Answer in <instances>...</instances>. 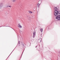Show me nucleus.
<instances>
[{"label":"nucleus","instance_id":"6e6552de","mask_svg":"<svg viewBox=\"0 0 60 60\" xmlns=\"http://www.w3.org/2000/svg\"><path fill=\"white\" fill-rule=\"evenodd\" d=\"M40 31L41 33H42V31H43V30H42V29H40Z\"/></svg>","mask_w":60,"mask_h":60},{"label":"nucleus","instance_id":"f257e3e1","mask_svg":"<svg viewBox=\"0 0 60 60\" xmlns=\"http://www.w3.org/2000/svg\"><path fill=\"white\" fill-rule=\"evenodd\" d=\"M58 11L57 10H55L54 11V16H57L58 14Z\"/></svg>","mask_w":60,"mask_h":60},{"label":"nucleus","instance_id":"0eeeda50","mask_svg":"<svg viewBox=\"0 0 60 60\" xmlns=\"http://www.w3.org/2000/svg\"><path fill=\"white\" fill-rule=\"evenodd\" d=\"M29 13H30L31 14V13H33V12H32V11H29Z\"/></svg>","mask_w":60,"mask_h":60},{"label":"nucleus","instance_id":"9b49d317","mask_svg":"<svg viewBox=\"0 0 60 60\" xmlns=\"http://www.w3.org/2000/svg\"><path fill=\"white\" fill-rule=\"evenodd\" d=\"M54 10H55V11H56V10H57V8H56V7H55V8Z\"/></svg>","mask_w":60,"mask_h":60},{"label":"nucleus","instance_id":"4468645a","mask_svg":"<svg viewBox=\"0 0 60 60\" xmlns=\"http://www.w3.org/2000/svg\"><path fill=\"white\" fill-rule=\"evenodd\" d=\"M36 47H35V48H36Z\"/></svg>","mask_w":60,"mask_h":60},{"label":"nucleus","instance_id":"f8f14e48","mask_svg":"<svg viewBox=\"0 0 60 60\" xmlns=\"http://www.w3.org/2000/svg\"><path fill=\"white\" fill-rule=\"evenodd\" d=\"M37 6H38L39 5H40V4H39V3H38L37 4Z\"/></svg>","mask_w":60,"mask_h":60},{"label":"nucleus","instance_id":"7ed1b4c3","mask_svg":"<svg viewBox=\"0 0 60 60\" xmlns=\"http://www.w3.org/2000/svg\"><path fill=\"white\" fill-rule=\"evenodd\" d=\"M3 3H1L0 4V9L1 8H2L3 7Z\"/></svg>","mask_w":60,"mask_h":60},{"label":"nucleus","instance_id":"20e7f679","mask_svg":"<svg viewBox=\"0 0 60 60\" xmlns=\"http://www.w3.org/2000/svg\"><path fill=\"white\" fill-rule=\"evenodd\" d=\"M18 27H19V28H22V26H20V24L19 23V25H18Z\"/></svg>","mask_w":60,"mask_h":60},{"label":"nucleus","instance_id":"39448f33","mask_svg":"<svg viewBox=\"0 0 60 60\" xmlns=\"http://www.w3.org/2000/svg\"><path fill=\"white\" fill-rule=\"evenodd\" d=\"M38 41H39L40 42H41V38H40L38 40Z\"/></svg>","mask_w":60,"mask_h":60},{"label":"nucleus","instance_id":"9d476101","mask_svg":"<svg viewBox=\"0 0 60 60\" xmlns=\"http://www.w3.org/2000/svg\"><path fill=\"white\" fill-rule=\"evenodd\" d=\"M35 35L33 34V38H34V37H35Z\"/></svg>","mask_w":60,"mask_h":60},{"label":"nucleus","instance_id":"1a4fd4ad","mask_svg":"<svg viewBox=\"0 0 60 60\" xmlns=\"http://www.w3.org/2000/svg\"><path fill=\"white\" fill-rule=\"evenodd\" d=\"M16 0H13V2L14 3L16 2Z\"/></svg>","mask_w":60,"mask_h":60},{"label":"nucleus","instance_id":"423d86ee","mask_svg":"<svg viewBox=\"0 0 60 60\" xmlns=\"http://www.w3.org/2000/svg\"><path fill=\"white\" fill-rule=\"evenodd\" d=\"M35 33H36V32L34 31L33 32V34L34 35H36V34H35Z\"/></svg>","mask_w":60,"mask_h":60},{"label":"nucleus","instance_id":"f03ea898","mask_svg":"<svg viewBox=\"0 0 60 60\" xmlns=\"http://www.w3.org/2000/svg\"><path fill=\"white\" fill-rule=\"evenodd\" d=\"M56 19H57L58 20H60V15H58L56 17Z\"/></svg>","mask_w":60,"mask_h":60},{"label":"nucleus","instance_id":"ddd939ff","mask_svg":"<svg viewBox=\"0 0 60 60\" xmlns=\"http://www.w3.org/2000/svg\"><path fill=\"white\" fill-rule=\"evenodd\" d=\"M9 7H10V8H11V6H9Z\"/></svg>","mask_w":60,"mask_h":60}]
</instances>
